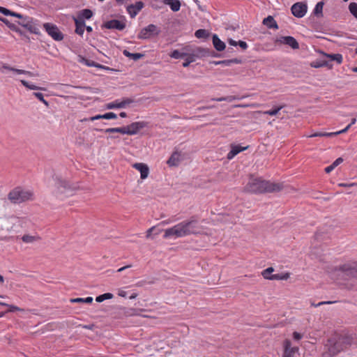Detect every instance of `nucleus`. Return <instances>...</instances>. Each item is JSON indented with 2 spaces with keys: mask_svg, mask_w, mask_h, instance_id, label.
<instances>
[{
  "mask_svg": "<svg viewBox=\"0 0 357 357\" xmlns=\"http://www.w3.org/2000/svg\"><path fill=\"white\" fill-rule=\"evenodd\" d=\"M202 231L197 216H192L190 219L182 221L171 228L165 230L164 238H169L172 236L181 238L192 234H198Z\"/></svg>",
  "mask_w": 357,
  "mask_h": 357,
  "instance_id": "1",
  "label": "nucleus"
},
{
  "mask_svg": "<svg viewBox=\"0 0 357 357\" xmlns=\"http://www.w3.org/2000/svg\"><path fill=\"white\" fill-rule=\"evenodd\" d=\"M282 188L283 185L281 183H273L260 178H257L251 179L245 185V189L247 192L251 193L261 194L279 192Z\"/></svg>",
  "mask_w": 357,
  "mask_h": 357,
  "instance_id": "2",
  "label": "nucleus"
},
{
  "mask_svg": "<svg viewBox=\"0 0 357 357\" xmlns=\"http://www.w3.org/2000/svg\"><path fill=\"white\" fill-rule=\"evenodd\" d=\"M8 199L14 204L32 201L34 199V194L32 190L24 189L20 186L15 187L8 194Z\"/></svg>",
  "mask_w": 357,
  "mask_h": 357,
  "instance_id": "3",
  "label": "nucleus"
},
{
  "mask_svg": "<svg viewBox=\"0 0 357 357\" xmlns=\"http://www.w3.org/2000/svg\"><path fill=\"white\" fill-rule=\"evenodd\" d=\"M54 186L56 188V195L66 194L67 195H72L75 191L78 186L75 183H71L66 179L63 178L61 176H55L54 177Z\"/></svg>",
  "mask_w": 357,
  "mask_h": 357,
  "instance_id": "4",
  "label": "nucleus"
},
{
  "mask_svg": "<svg viewBox=\"0 0 357 357\" xmlns=\"http://www.w3.org/2000/svg\"><path fill=\"white\" fill-rule=\"evenodd\" d=\"M206 56L218 57L220 56V54L209 49L197 47L195 50H193L192 52H188V54L185 56L186 58L185 59V61L183 63V66L184 68L188 67L191 63L195 61L197 57Z\"/></svg>",
  "mask_w": 357,
  "mask_h": 357,
  "instance_id": "5",
  "label": "nucleus"
},
{
  "mask_svg": "<svg viewBox=\"0 0 357 357\" xmlns=\"http://www.w3.org/2000/svg\"><path fill=\"white\" fill-rule=\"evenodd\" d=\"M325 347L328 348V350L323 353V357H333L344 350L339 340L335 337L328 339Z\"/></svg>",
  "mask_w": 357,
  "mask_h": 357,
  "instance_id": "6",
  "label": "nucleus"
},
{
  "mask_svg": "<svg viewBox=\"0 0 357 357\" xmlns=\"http://www.w3.org/2000/svg\"><path fill=\"white\" fill-rule=\"evenodd\" d=\"M160 33V29L156 25L150 24L147 26L141 29L137 38L139 39L146 40L153 36H157Z\"/></svg>",
  "mask_w": 357,
  "mask_h": 357,
  "instance_id": "7",
  "label": "nucleus"
},
{
  "mask_svg": "<svg viewBox=\"0 0 357 357\" xmlns=\"http://www.w3.org/2000/svg\"><path fill=\"white\" fill-rule=\"evenodd\" d=\"M43 26L47 34L54 40L61 41L63 39V33L59 30L56 24L46 22L44 23Z\"/></svg>",
  "mask_w": 357,
  "mask_h": 357,
  "instance_id": "8",
  "label": "nucleus"
},
{
  "mask_svg": "<svg viewBox=\"0 0 357 357\" xmlns=\"http://www.w3.org/2000/svg\"><path fill=\"white\" fill-rule=\"evenodd\" d=\"M149 126V122L142 121L132 122L130 124L124 126L126 129V135H135L141 130Z\"/></svg>",
  "mask_w": 357,
  "mask_h": 357,
  "instance_id": "9",
  "label": "nucleus"
},
{
  "mask_svg": "<svg viewBox=\"0 0 357 357\" xmlns=\"http://www.w3.org/2000/svg\"><path fill=\"white\" fill-rule=\"evenodd\" d=\"M292 15L298 18L304 17L307 11V6L304 2H297L291 7Z\"/></svg>",
  "mask_w": 357,
  "mask_h": 357,
  "instance_id": "10",
  "label": "nucleus"
},
{
  "mask_svg": "<svg viewBox=\"0 0 357 357\" xmlns=\"http://www.w3.org/2000/svg\"><path fill=\"white\" fill-rule=\"evenodd\" d=\"M144 7V3L142 1L126 6V11L131 18H135Z\"/></svg>",
  "mask_w": 357,
  "mask_h": 357,
  "instance_id": "11",
  "label": "nucleus"
},
{
  "mask_svg": "<svg viewBox=\"0 0 357 357\" xmlns=\"http://www.w3.org/2000/svg\"><path fill=\"white\" fill-rule=\"evenodd\" d=\"M276 43L280 44H284L290 47H291L293 50H297L299 48V44L296 39L294 38L293 36H281L280 38H278L275 40Z\"/></svg>",
  "mask_w": 357,
  "mask_h": 357,
  "instance_id": "12",
  "label": "nucleus"
},
{
  "mask_svg": "<svg viewBox=\"0 0 357 357\" xmlns=\"http://www.w3.org/2000/svg\"><path fill=\"white\" fill-rule=\"evenodd\" d=\"M126 26V22L119 20H111L103 24V27L107 29L123 30Z\"/></svg>",
  "mask_w": 357,
  "mask_h": 357,
  "instance_id": "13",
  "label": "nucleus"
},
{
  "mask_svg": "<svg viewBox=\"0 0 357 357\" xmlns=\"http://www.w3.org/2000/svg\"><path fill=\"white\" fill-rule=\"evenodd\" d=\"M350 128V126H347L345 128L337 131V132H314L312 135H308V137H335L338 135L342 134L346 132Z\"/></svg>",
  "mask_w": 357,
  "mask_h": 357,
  "instance_id": "14",
  "label": "nucleus"
},
{
  "mask_svg": "<svg viewBox=\"0 0 357 357\" xmlns=\"http://www.w3.org/2000/svg\"><path fill=\"white\" fill-rule=\"evenodd\" d=\"M181 153L177 150L174 151L167 161L169 167H176L181 161Z\"/></svg>",
  "mask_w": 357,
  "mask_h": 357,
  "instance_id": "15",
  "label": "nucleus"
},
{
  "mask_svg": "<svg viewBox=\"0 0 357 357\" xmlns=\"http://www.w3.org/2000/svg\"><path fill=\"white\" fill-rule=\"evenodd\" d=\"M132 167L140 172V177L142 179H145L148 177L149 168L146 164L137 162L132 165Z\"/></svg>",
  "mask_w": 357,
  "mask_h": 357,
  "instance_id": "16",
  "label": "nucleus"
},
{
  "mask_svg": "<svg viewBox=\"0 0 357 357\" xmlns=\"http://www.w3.org/2000/svg\"><path fill=\"white\" fill-rule=\"evenodd\" d=\"M29 33L36 35H40V31L38 28V20L32 19L31 22L26 23L24 26Z\"/></svg>",
  "mask_w": 357,
  "mask_h": 357,
  "instance_id": "17",
  "label": "nucleus"
},
{
  "mask_svg": "<svg viewBox=\"0 0 357 357\" xmlns=\"http://www.w3.org/2000/svg\"><path fill=\"white\" fill-rule=\"evenodd\" d=\"M248 148V146H241V145H231V150L227 153V158L229 160H231L234 158L237 154L239 153L246 150Z\"/></svg>",
  "mask_w": 357,
  "mask_h": 357,
  "instance_id": "18",
  "label": "nucleus"
},
{
  "mask_svg": "<svg viewBox=\"0 0 357 357\" xmlns=\"http://www.w3.org/2000/svg\"><path fill=\"white\" fill-rule=\"evenodd\" d=\"M339 269L347 275L357 278V266L352 267L349 264H343L340 266Z\"/></svg>",
  "mask_w": 357,
  "mask_h": 357,
  "instance_id": "19",
  "label": "nucleus"
},
{
  "mask_svg": "<svg viewBox=\"0 0 357 357\" xmlns=\"http://www.w3.org/2000/svg\"><path fill=\"white\" fill-rule=\"evenodd\" d=\"M212 63L216 66L221 65L222 66H230L232 64L241 63L242 60L241 59L234 58V59H227V60L214 61Z\"/></svg>",
  "mask_w": 357,
  "mask_h": 357,
  "instance_id": "20",
  "label": "nucleus"
},
{
  "mask_svg": "<svg viewBox=\"0 0 357 357\" xmlns=\"http://www.w3.org/2000/svg\"><path fill=\"white\" fill-rule=\"evenodd\" d=\"M212 42L214 48L218 52H222L226 48L225 43L219 38L217 34L213 35Z\"/></svg>",
  "mask_w": 357,
  "mask_h": 357,
  "instance_id": "21",
  "label": "nucleus"
},
{
  "mask_svg": "<svg viewBox=\"0 0 357 357\" xmlns=\"http://www.w3.org/2000/svg\"><path fill=\"white\" fill-rule=\"evenodd\" d=\"M75 30V32L80 36H82L84 32V27L86 26L85 21L79 20L76 17H73Z\"/></svg>",
  "mask_w": 357,
  "mask_h": 357,
  "instance_id": "22",
  "label": "nucleus"
},
{
  "mask_svg": "<svg viewBox=\"0 0 357 357\" xmlns=\"http://www.w3.org/2000/svg\"><path fill=\"white\" fill-rule=\"evenodd\" d=\"M93 15V12L89 8H84L78 13L76 18L79 20L85 21V20H90Z\"/></svg>",
  "mask_w": 357,
  "mask_h": 357,
  "instance_id": "23",
  "label": "nucleus"
},
{
  "mask_svg": "<svg viewBox=\"0 0 357 357\" xmlns=\"http://www.w3.org/2000/svg\"><path fill=\"white\" fill-rule=\"evenodd\" d=\"M162 3L170 7L173 12H177L180 10L181 3L179 0H162Z\"/></svg>",
  "mask_w": 357,
  "mask_h": 357,
  "instance_id": "24",
  "label": "nucleus"
},
{
  "mask_svg": "<svg viewBox=\"0 0 357 357\" xmlns=\"http://www.w3.org/2000/svg\"><path fill=\"white\" fill-rule=\"evenodd\" d=\"M321 53L324 55V56L328 59L331 62L335 61L337 64H340L342 62L343 57L341 54H327L322 51Z\"/></svg>",
  "mask_w": 357,
  "mask_h": 357,
  "instance_id": "25",
  "label": "nucleus"
},
{
  "mask_svg": "<svg viewBox=\"0 0 357 357\" xmlns=\"http://www.w3.org/2000/svg\"><path fill=\"white\" fill-rule=\"evenodd\" d=\"M95 130L98 132H102L105 133H121L123 135H126V129L124 126L119 128H109L107 129L95 128Z\"/></svg>",
  "mask_w": 357,
  "mask_h": 357,
  "instance_id": "26",
  "label": "nucleus"
},
{
  "mask_svg": "<svg viewBox=\"0 0 357 357\" xmlns=\"http://www.w3.org/2000/svg\"><path fill=\"white\" fill-rule=\"evenodd\" d=\"M263 24L266 26L268 29H278V25L277 22L274 20L273 17L268 15L263 20Z\"/></svg>",
  "mask_w": 357,
  "mask_h": 357,
  "instance_id": "27",
  "label": "nucleus"
},
{
  "mask_svg": "<svg viewBox=\"0 0 357 357\" xmlns=\"http://www.w3.org/2000/svg\"><path fill=\"white\" fill-rule=\"evenodd\" d=\"M2 68L8 70L13 71V72H15V73H16L17 74L26 75H28L29 77H33L34 75V74L32 72H31V71H27V70H21V69H17V68L10 67V66H9L8 65H7L6 63L3 64Z\"/></svg>",
  "mask_w": 357,
  "mask_h": 357,
  "instance_id": "28",
  "label": "nucleus"
},
{
  "mask_svg": "<svg viewBox=\"0 0 357 357\" xmlns=\"http://www.w3.org/2000/svg\"><path fill=\"white\" fill-rule=\"evenodd\" d=\"M123 54L134 61H137L144 56V54L142 53H131L127 50L123 51Z\"/></svg>",
  "mask_w": 357,
  "mask_h": 357,
  "instance_id": "29",
  "label": "nucleus"
},
{
  "mask_svg": "<svg viewBox=\"0 0 357 357\" xmlns=\"http://www.w3.org/2000/svg\"><path fill=\"white\" fill-rule=\"evenodd\" d=\"M183 50H185V51L181 52L178 50H174V51H172L171 52L170 56L175 59H183V58L185 57V56L188 54L186 48L183 49Z\"/></svg>",
  "mask_w": 357,
  "mask_h": 357,
  "instance_id": "30",
  "label": "nucleus"
},
{
  "mask_svg": "<svg viewBox=\"0 0 357 357\" xmlns=\"http://www.w3.org/2000/svg\"><path fill=\"white\" fill-rule=\"evenodd\" d=\"M324 3L323 1L318 2L314 10L313 13L317 17H321L323 15V7H324Z\"/></svg>",
  "mask_w": 357,
  "mask_h": 357,
  "instance_id": "31",
  "label": "nucleus"
},
{
  "mask_svg": "<svg viewBox=\"0 0 357 357\" xmlns=\"http://www.w3.org/2000/svg\"><path fill=\"white\" fill-rule=\"evenodd\" d=\"M121 100H116L113 102H109L105 105L106 109H120L123 108V104H121Z\"/></svg>",
  "mask_w": 357,
  "mask_h": 357,
  "instance_id": "32",
  "label": "nucleus"
},
{
  "mask_svg": "<svg viewBox=\"0 0 357 357\" xmlns=\"http://www.w3.org/2000/svg\"><path fill=\"white\" fill-rule=\"evenodd\" d=\"M77 62H79L80 63H83V64L86 65V66H89V67H93L95 65V61H93L92 60H89L82 55L77 56Z\"/></svg>",
  "mask_w": 357,
  "mask_h": 357,
  "instance_id": "33",
  "label": "nucleus"
},
{
  "mask_svg": "<svg viewBox=\"0 0 357 357\" xmlns=\"http://www.w3.org/2000/svg\"><path fill=\"white\" fill-rule=\"evenodd\" d=\"M20 82L22 83V84L25 86L26 88L29 89H31V90H44L45 91L46 89L43 87H40V86H38L35 84H31L29 83V82L26 81V80H24V79H21L20 80Z\"/></svg>",
  "mask_w": 357,
  "mask_h": 357,
  "instance_id": "34",
  "label": "nucleus"
},
{
  "mask_svg": "<svg viewBox=\"0 0 357 357\" xmlns=\"http://www.w3.org/2000/svg\"><path fill=\"white\" fill-rule=\"evenodd\" d=\"M342 344V347L344 349L347 346H349L352 343V339L349 336H341L337 338Z\"/></svg>",
  "mask_w": 357,
  "mask_h": 357,
  "instance_id": "35",
  "label": "nucleus"
},
{
  "mask_svg": "<svg viewBox=\"0 0 357 357\" xmlns=\"http://www.w3.org/2000/svg\"><path fill=\"white\" fill-rule=\"evenodd\" d=\"M209 32L207 30L203 29H197L195 33V36L197 38H207L209 37Z\"/></svg>",
  "mask_w": 357,
  "mask_h": 357,
  "instance_id": "36",
  "label": "nucleus"
},
{
  "mask_svg": "<svg viewBox=\"0 0 357 357\" xmlns=\"http://www.w3.org/2000/svg\"><path fill=\"white\" fill-rule=\"evenodd\" d=\"M289 340L286 339L284 341V352L282 357H294V355L292 354L291 351L289 350Z\"/></svg>",
  "mask_w": 357,
  "mask_h": 357,
  "instance_id": "37",
  "label": "nucleus"
},
{
  "mask_svg": "<svg viewBox=\"0 0 357 357\" xmlns=\"http://www.w3.org/2000/svg\"><path fill=\"white\" fill-rule=\"evenodd\" d=\"M274 271V268L273 267H268L266 269H264L261 272V275L264 277V279L273 280V278H271L272 273Z\"/></svg>",
  "mask_w": 357,
  "mask_h": 357,
  "instance_id": "38",
  "label": "nucleus"
},
{
  "mask_svg": "<svg viewBox=\"0 0 357 357\" xmlns=\"http://www.w3.org/2000/svg\"><path fill=\"white\" fill-rule=\"evenodd\" d=\"M284 107V105L273 107L271 109L264 112V114L275 116Z\"/></svg>",
  "mask_w": 357,
  "mask_h": 357,
  "instance_id": "39",
  "label": "nucleus"
},
{
  "mask_svg": "<svg viewBox=\"0 0 357 357\" xmlns=\"http://www.w3.org/2000/svg\"><path fill=\"white\" fill-rule=\"evenodd\" d=\"M93 298L91 296L86 298H71L70 300V303H91L93 302Z\"/></svg>",
  "mask_w": 357,
  "mask_h": 357,
  "instance_id": "40",
  "label": "nucleus"
},
{
  "mask_svg": "<svg viewBox=\"0 0 357 357\" xmlns=\"http://www.w3.org/2000/svg\"><path fill=\"white\" fill-rule=\"evenodd\" d=\"M113 294L112 293H105L103 294L99 295L96 296V301L98 303H101L105 300L111 299L113 298Z\"/></svg>",
  "mask_w": 357,
  "mask_h": 357,
  "instance_id": "41",
  "label": "nucleus"
},
{
  "mask_svg": "<svg viewBox=\"0 0 357 357\" xmlns=\"http://www.w3.org/2000/svg\"><path fill=\"white\" fill-rule=\"evenodd\" d=\"M289 278V273H277L272 275L273 280H287Z\"/></svg>",
  "mask_w": 357,
  "mask_h": 357,
  "instance_id": "42",
  "label": "nucleus"
},
{
  "mask_svg": "<svg viewBox=\"0 0 357 357\" xmlns=\"http://www.w3.org/2000/svg\"><path fill=\"white\" fill-rule=\"evenodd\" d=\"M21 238L24 243H31L34 242L38 238V237L34 236H31L29 234H25V235L22 236Z\"/></svg>",
  "mask_w": 357,
  "mask_h": 357,
  "instance_id": "43",
  "label": "nucleus"
},
{
  "mask_svg": "<svg viewBox=\"0 0 357 357\" xmlns=\"http://www.w3.org/2000/svg\"><path fill=\"white\" fill-rule=\"evenodd\" d=\"M349 9L352 15L357 19V3L355 2L351 3Z\"/></svg>",
  "mask_w": 357,
  "mask_h": 357,
  "instance_id": "44",
  "label": "nucleus"
},
{
  "mask_svg": "<svg viewBox=\"0 0 357 357\" xmlns=\"http://www.w3.org/2000/svg\"><path fill=\"white\" fill-rule=\"evenodd\" d=\"M33 96H34L36 98H38L40 101H41L46 106L49 105L48 102L46 100H45L44 95L42 93L33 92Z\"/></svg>",
  "mask_w": 357,
  "mask_h": 357,
  "instance_id": "45",
  "label": "nucleus"
},
{
  "mask_svg": "<svg viewBox=\"0 0 357 357\" xmlns=\"http://www.w3.org/2000/svg\"><path fill=\"white\" fill-rule=\"evenodd\" d=\"M33 19V17H29L28 15H24V18H22L21 20V21H18L17 22V24L20 26H22V27L24 26V24L26 23H29V22H31V20Z\"/></svg>",
  "mask_w": 357,
  "mask_h": 357,
  "instance_id": "46",
  "label": "nucleus"
},
{
  "mask_svg": "<svg viewBox=\"0 0 357 357\" xmlns=\"http://www.w3.org/2000/svg\"><path fill=\"white\" fill-rule=\"evenodd\" d=\"M324 60H316L310 63L311 67L314 68H319L323 67Z\"/></svg>",
  "mask_w": 357,
  "mask_h": 357,
  "instance_id": "47",
  "label": "nucleus"
},
{
  "mask_svg": "<svg viewBox=\"0 0 357 357\" xmlns=\"http://www.w3.org/2000/svg\"><path fill=\"white\" fill-rule=\"evenodd\" d=\"M104 119H115L117 118V115L112 112H107L103 114Z\"/></svg>",
  "mask_w": 357,
  "mask_h": 357,
  "instance_id": "48",
  "label": "nucleus"
},
{
  "mask_svg": "<svg viewBox=\"0 0 357 357\" xmlns=\"http://www.w3.org/2000/svg\"><path fill=\"white\" fill-rule=\"evenodd\" d=\"M121 104H123V108H125L127 105L133 103L135 102L134 99L130 98H123L121 101Z\"/></svg>",
  "mask_w": 357,
  "mask_h": 357,
  "instance_id": "49",
  "label": "nucleus"
},
{
  "mask_svg": "<svg viewBox=\"0 0 357 357\" xmlns=\"http://www.w3.org/2000/svg\"><path fill=\"white\" fill-rule=\"evenodd\" d=\"M20 33H17L20 36L22 37V39L24 40L26 42L29 43L30 42V38L29 36L24 31H22L21 29H20Z\"/></svg>",
  "mask_w": 357,
  "mask_h": 357,
  "instance_id": "50",
  "label": "nucleus"
},
{
  "mask_svg": "<svg viewBox=\"0 0 357 357\" xmlns=\"http://www.w3.org/2000/svg\"><path fill=\"white\" fill-rule=\"evenodd\" d=\"M0 13L6 16H10L12 10H10L6 8L0 6Z\"/></svg>",
  "mask_w": 357,
  "mask_h": 357,
  "instance_id": "51",
  "label": "nucleus"
},
{
  "mask_svg": "<svg viewBox=\"0 0 357 357\" xmlns=\"http://www.w3.org/2000/svg\"><path fill=\"white\" fill-rule=\"evenodd\" d=\"M104 119L103 114H97L96 116H91L89 119H85L84 121H93L95 120Z\"/></svg>",
  "mask_w": 357,
  "mask_h": 357,
  "instance_id": "52",
  "label": "nucleus"
},
{
  "mask_svg": "<svg viewBox=\"0 0 357 357\" xmlns=\"http://www.w3.org/2000/svg\"><path fill=\"white\" fill-rule=\"evenodd\" d=\"M237 45H238L243 50H246L248 47L247 43L243 40L238 41Z\"/></svg>",
  "mask_w": 357,
  "mask_h": 357,
  "instance_id": "53",
  "label": "nucleus"
},
{
  "mask_svg": "<svg viewBox=\"0 0 357 357\" xmlns=\"http://www.w3.org/2000/svg\"><path fill=\"white\" fill-rule=\"evenodd\" d=\"M95 68H97L98 69H104V70H112L109 67H107V66H103L102 64H100L98 63H96L95 62V65L94 66Z\"/></svg>",
  "mask_w": 357,
  "mask_h": 357,
  "instance_id": "54",
  "label": "nucleus"
},
{
  "mask_svg": "<svg viewBox=\"0 0 357 357\" xmlns=\"http://www.w3.org/2000/svg\"><path fill=\"white\" fill-rule=\"evenodd\" d=\"M8 28L12 30L13 31H15L16 33H20V29L16 24L11 23L10 25L8 26Z\"/></svg>",
  "mask_w": 357,
  "mask_h": 357,
  "instance_id": "55",
  "label": "nucleus"
},
{
  "mask_svg": "<svg viewBox=\"0 0 357 357\" xmlns=\"http://www.w3.org/2000/svg\"><path fill=\"white\" fill-rule=\"evenodd\" d=\"M9 307V309L8 310L7 312H14L15 311H19L20 310V309L17 307V306H15V305H8V306Z\"/></svg>",
  "mask_w": 357,
  "mask_h": 357,
  "instance_id": "56",
  "label": "nucleus"
},
{
  "mask_svg": "<svg viewBox=\"0 0 357 357\" xmlns=\"http://www.w3.org/2000/svg\"><path fill=\"white\" fill-rule=\"evenodd\" d=\"M288 349L290 351H291L293 355H294L295 353L298 352V349H299L298 347H291V342L290 340H289V347Z\"/></svg>",
  "mask_w": 357,
  "mask_h": 357,
  "instance_id": "57",
  "label": "nucleus"
},
{
  "mask_svg": "<svg viewBox=\"0 0 357 357\" xmlns=\"http://www.w3.org/2000/svg\"><path fill=\"white\" fill-rule=\"evenodd\" d=\"M323 67H327L328 69L333 68V64L329 60H324L323 61Z\"/></svg>",
  "mask_w": 357,
  "mask_h": 357,
  "instance_id": "58",
  "label": "nucleus"
},
{
  "mask_svg": "<svg viewBox=\"0 0 357 357\" xmlns=\"http://www.w3.org/2000/svg\"><path fill=\"white\" fill-rule=\"evenodd\" d=\"M335 303V301H322V302H319L317 304L312 303V305H313L314 307H318V306H321L322 305L331 304V303Z\"/></svg>",
  "mask_w": 357,
  "mask_h": 357,
  "instance_id": "59",
  "label": "nucleus"
},
{
  "mask_svg": "<svg viewBox=\"0 0 357 357\" xmlns=\"http://www.w3.org/2000/svg\"><path fill=\"white\" fill-rule=\"evenodd\" d=\"M302 337H303V335L301 333H298V332L295 331V332L293 333V338L295 340L298 341V340H300L302 338Z\"/></svg>",
  "mask_w": 357,
  "mask_h": 357,
  "instance_id": "60",
  "label": "nucleus"
},
{
  "mask_svg": "<svg viewBox=\"0 0 357 357\" xmlns=\"http://www.w3.org/2000/svg\"><path fill=\"white\" fill-rule=\"evenodd\" d=\"M342 162H343V159L342 158H338L332 163V165H333V167H336L340 164H341Z\"/></svg>",
  "mask_w": 357,
  "mask_h": 357,
  "instance_id": "61",
  "label": "nucleus"
},
{
  "mask_svg": "<svg viewBox=\"0 0 357 357\" xmlns=\"http://www.w3.org/2000/svg\"><path fill=\"white\" fill-rule=\"evenodd\" d=\"M10 16L15 17H17V18H19V19L22 20V18H24V15H23L20 14V13L12 11Z\"/></svg>",
  "mask_w": 357,
  "mask_h": 357,
  "instance_id": "62",
  "label": "nucleus"
},
{
  "mask_svg": "<svg viewBox=\"0 0 357 357\" xmlns=\"http://www.w3.org/2000/svg\"><path fill=\"white\" fill-rule=\"evenodd\" d=\"M0 21L4 23L8 27L10 25L11 22H9V20L5 17H0Z\"/></svg>",
  "mask_w": 357,
  "mask_h": 357,
  "instance_id": "63",
  "label": "nucleus"
},
{
  "mask_svg": "<svg viewBox=\"0 0 357 357\" xmlns=\"http://www.w3.org/2000/svg\"><path fill=\"white\" fill-rule=\"evenodd\" d=\"M335 167H333V165L331 164V165L326 167L325 168V172L328 174L330 172H331Z\"/></svg>",
  "mask_w": 357,
  "mask_h": 357,
  "instance_id": "64",
  "label": "nucleus"
}]
</instances>
